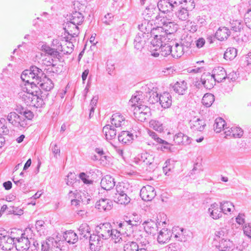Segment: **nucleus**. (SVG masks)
Wrapping results in <instances>:
<instances>
[{"label": "nucleus", "mask_w": 251, "mask_h": 251, "mask_svg": "<svg viewBox=\"0 0 251 251\" xmlns=\"http://www.w3.org/2000/svg\"><path fill=\"white\" fill-rule=\"evenodd\" d=\"M154 22L158 26L153 30V34L163 32L172 36L176 30V25L172 22L171 15L169 14L165 16L159 14L155 17Z\"/></svg>", "instance_id": "obj_1"}, {"label": "nucleus", "mask_w": 251, "mask_h": 251, "mask_svg": "<svg viewBox=\"0 0 251 251\" xmlns=\"http://www.w3.org/2000/svg\"><path fill=\"white\" fill-rule=\"evenodd\" d=\"M116 192L113 196L114 201L121 204H127L130 201L129 195L131 193L130 186L128 183L119 182L116 186Z\"/></svg>", "instance_id": "obj_2"}, {"label": "nucleus", "mask_w": 251, "mask_h": 251, "mask_svg": "<svg viewBox=\"0 0 251 251\" xmlns=\"http://www.w3.org/2000/svg\"><path fill=\"white\" fill-rule=\"evenodd\" d=\"M19 96L27 106L40 107L44 104L43 100L41 97V92L25 93L24 91L19 93Z\"/></svg>", "instance_id": "obj_3"}, {"label": "nucleus", "mask_w": 251, "mask_h": 251, "mask_svg": "<svg viewBox=\"0 0 251 251\" xmlns=\"http://www.w3.org/2000/svg\"><path fill=\"white\" fill-rule=\"evenodd\" d=\"M6 120L13 126L22 129L27 126L28 121L32 119H27L24 115H19L13 111L8 114Z\"/></svg>", "instance_id": "obj_4"}, {"label": "nucleus", "mask_w": 251, "mask_h": 251, "mask_svg": "<svg viewBox=\"0 0 251 251\" xmlns=\"http://www.w3.org/2000/svg\"><path fill=\"white\" fill-rule=\"evenodd\" d=\"M181 0H160L157 3L159 11L163 14H170L179 4Z\"/></svg>", "instance_id": "obj_5"}, {"label": "nucleus", "mask_w": 251, "mask_h": 251, "mask_svg": "<svg viewBox=\"0 0 251 251\" xmlns=\"http://www.w3.org/2000/svg\"><path fill=\"white\" fill-rule=\"evenodd\" d=\"M133 114L135 119L140 122H144L150 116V108L145 105L140 104L135 107Z\"/></svg>", "instance_id": "obj_6"}, {"label": "nucleus", "mask_w": 251, "mask_h": 251, "mask_svg": "<svg viewBox=\"0 0 251 251\" xmlns=\"http://www.w3.org/2000/svg\"><path fill=\"white\" fill-rule=\"evenodd\" d=\"M151 85H147L142 89L144 90L145 95L146 99L144 100H147L150 103L154 104L159 101V96L157 93L156 88L151 87Z\"/></svg>", "instance_id": "obj_7"}, {"label": "nucleus", "mask_w": 251, "mask_h": 251, "mask_svg": "<svg viewBox=\"0 0 251 251\" xmlns=\"http://www.w3.org/2000/svg\"><path fill=\"white\" fill-rule=\"evenodd\" d=\"M69 37L66 38L65 41H62V43L57 42V40H53V43L56 44V50L60 51L64 54H70L74 50V45L72 42L68 41Z\"/></svg>", "instance_id": "obj_8"}, {"label": "nucleus", "mask_w": 251, "mask_h": 251, "mask_svg": "<svg viewBox=\"0 0 251 251\" xmlns=\"http://www.w3.org/2000/svg\"><path fill=\"white\" fill-rule=\"evenodd\" d=\"M113 228L109 223L100 224L96 228V232L99 234V236L102 240H106L110 238V232Z\"/></svg>", "instance_id": "obj_9"}, {"label": "nucleus", "mask_w": 251, "mask_h": 251, "mask_svg": "<svg viewBox=\"0 0 251 251\" xmlns=\"http://www.w3.org/2000/svg\"><path fill=\"white\" fill-rule=\"evenodd\" d=\"M31 241L22 233L20 237L15 238V247L18 251H26L30 247Z\"/></svg>", "instance_id": "obj_10"}, {"label": "nucleus", "mask_w": 251, "mask_h": 251, "mask_svg": "<svg viewBox=\"0 0 251 251\" xmlns=\"http://www.w3.org/2000/svg\"><path fill=\"white\" fill-rule=\"evenodd\" d=\"M160 34L156 33L154 35L153 39L151 41V43L153 47L159 46L160 44H165L169 43L170 42H173L171 39L170 34L167 33L160 32Z\"/></svg>", "instance_id": "obj_11"}, {"label": "nucleus", "mask_w": 251, "mask_h": 251, "mask_svg": "<svg viewBox=\"0 0 251 251\" xmlns=\"http://www.w3.org/2000/svg\"><path fill=\"white\" fill-rule=\"evenodd\" d=\"M156 196V192L153 187L146 185L142 188L140 190V196L145 201H151Z\"/></svg>", "instance_id": "obj_12"}, {"label": "nucleus", "mask_w": 251, "mask_h": 251, "mask_svg": "<svg viewBox=\"0 0 251 251\" xmlns=\"http://www.w3.org/2000/svg\"><path fill=\"white\" fill-rule=\"evenodd\" d=\"M15 237L9 236L0 237V247L4 251H10L15 247Z\"/></svg>", "instance_id": "obj_13"}, {"label": "nucleus", "mask_w": 251, "mask_h": 251, "mask_svg": "<svg viewBox=\"0 0 251 251\" xmlns=\"http://www.w3.org/2000/svg\"><path fill=\"white\" fill-rule=\"evenodd\" d=\"M190 126L193 131H202L204 130L206 124L203 119L194 117L190 121Z\"/></svg>", "instance_id": "obj_14"}, {"label": "nucleus", "mask_w": 251, "mask_h": 251, "mask_svg": "<svg viewBox=\"0 0 251 251\" xmlns=\"http://www.w3.org/2000/svg\"><path fill=\"white\" fill-rule=\"evenodd\" d=\"M209 216L214 220H217L222 217L223 212L220 209V205L216 202L212 203L208 209Z\"/></svg>", "instance_id": "obj_15"}, {"label": "nucleus", "mask_w": 251, "mask_h": 251, "mask_svg": "<svg viewBox=\"0 0 251 251\" xmlns=\"http://www.w3.org/2000/svg\"><path fill=\"white\" fill-rule=\"evenodd\" d=\"M78 25L68 22L64 25V29L69 35L71 37H76L79 33V29Z\"/></svg>", "instance_id": "obj_16"}, {"label": "nucleus", "mask_w": 251, "mask_h": 251, "mask_svg": "<svg viewBox=\"0 0 251 251\" xmlns=\"http://www.w3.org/2000/svg\"><path fill=\"white\" fill-rule=\"evenodd\" d=\"M201 81L204 88L210 90L215 85L216 81L210 73H207L201 75Z\"/></svg>", "instance_id": "obj_17"}, {"label": "nucleus", "mask_w": 251, "mask_h": 251, "mask_svg": "<svg viewBox=\"0 0 251 251\" xmlns=\"http://www.w3.org/2000/svg\"><path fill=\"white\" fill-rule=\"evenodd\" d=\"M90 247L91 250L96 251L101 247L102 244L101 238L99 236V234H90L89 237Z\"/></svg>", "instance_id": "obj_18"}, {"label": "nucleus", "mask_w": 251, "mask_h": 251, "mask_svg": "<svg viewBox=\"0 0 251 251\" xmlns=\"http://www.w3.org/2000/svg\"><path fill=\"white\" fill-rule=\"evenodd\" d=\"M174 45V42H170L169 43L165 44H160L159 46H155L154 50H157V48L160 50V53L162 56H167L173 53V47Z\"/></svg>", "instance_id": "obj_19"}, {"label": "nucleus", "mask_w": 251, "mask_h": 251, "mask_svg": "<svg viewBox=\"0 0 251 251\" xmlns=\"http://www.w3.org/2000/svg\"><path fill=\"white\" fill-rule=\"evenodd\" d=\"M211 75L217 82H221L226 79V73L224 68L219 66L213 69Z\"/></svg>", "instance_id": "obj_20"}, {"label": "nucleus", "mask_w": 251, "mask_h": 251, "mask_svg": "<svg viewBox=\"0 0 251 251\" xmlns=\"http://www.w3.org/2000/svg\"><path fill=\"white\" fill-rule=\"evenodd\" d=\"M113 202L108 199H101L96 203V208L100 211L110 210L112 207Z\"/></svg>", "instance_id": "obj_21"}, {"label": "nucleus", "mask_w": 251, "mask_h": 251, "mask_svg": "<svg viewBox=\"0 0 251 251\" xmlns=\"http://www.w3.org/2000/svg\"><path fill=\"white\" fill-rule=\"evenodd\" d=\"M159 103L164 108H168L172 105V97L167 92H164L159 96Z\"/></svg>", "instance_id": "obj_22"}, {"label": "nucleus", "mask_w": 251, "mask_h": 251, "mask_svg": "<svg viewBox=\"0 0 251 251\" xmlns=\"http://www.w3.org/2000/svg\"><path fill=\"white\" fill-rule=\"evenodd\" d=\"M100 185L103 189L109 190L115 185V182L111 176L106 175L101 179Z\"/></svg>", "instance_id": "obj_23"}, {"label": "nucleus", "mask_w": 251, "mask_h": 251, "mask_svg": "<svg viewBox=\"0 0 251 251\" xmlns=\"http://www.w3.org/2000/svg\"><path fill=\"white\" fill-rule=\"evenodd\" d=\"M225 137L240 138L243 134V130L238 127L233 126L225 131Z\"/></svg>", "instance_id": "obj_24"}, {"label": "nucleus", "mask_w": 251, "mask_h": 251, "mask_svg": "<svg viewBox=\"0 0 251 251\" xmlns=\"http://www.w3.org/2000/svg\"><path fill=\"white\" fill-rule=\"evenodd\" d=\"M84 16L81 13L77 11H75L68 16L67 20L68 22L80 25L84 21Z\"/></svg>", "instance_id": "obj_25"}, {"label": "nucleus", "mask_w": 251, "mask_h": 251, "mask_svg": "<svg viewBox=\"0 0 251 251\" xmlns=\"http://www.w3.org/2000/svg\"><path fill=\"white\" fill-rule=\"evenodd\" d=\"M133 139V134L128 131H123L118 135V140L123 144H130Z\"/></svg>", "instance_id": "obj_26"}, {"label": "nucleus", "mask_w": 251, "mask_h": 251, "mask_svg": "<svg viewBox=\"0 0 251 251\" xmlns=\"http://www.w3.org/2000/svg\"><path fill=\"white\" fill-rule=\"evenodd\" d=\"M181 2L180 1L179 4L176 8L175 14L176 16L181 21H186L189 18V11L186 9L184 8L182 6L180 5Z\"/></svg>", "instance_id": "obj_27"}, {"label": "nucleus", "mask_w": 251, "mask_h": 251, "mask_svg": "<svg viewBox=\"0 0 251 251\" xmlns=\"http://www.w3.org/2000/svg\"><path fill=\"white\" fill-rule=\"evenodd\" d=\"M230 34V31L226 27H220L215 33V37L220 41L227 39Z\"/></svg>", "instance_id": "obj_28"}, {"label": "nucleus", "mask_w": 251, "mask_h": 251, "mask_svg": "<svg viewBox=\"0 0 251 251\" xmlns=\"http://www.w3.org/2000/svg\"><path fill=\"white\" fill-rule=\"evenodd\" d=\"M102 132L105 135L107 140H111L115 138L116 135V130L112 125H107L102 129Z\"/></svg>", "instance_id": "obj_29"}, {"label": "nucleus", "mask_w": 251, "mask_h": 251, "mask_svg": "<svg viewBox=\"0 0 251 251\" xmlns=\"http://www.w3.org/2000/svg\"><path fill=\"white\" fill-rule=\"evenodd\" d=\"M173 88L176 93L183 95L187 90V83L184 80L177 81L173 85Z\"/></svg>", "instance_id": "obj_30"}, {"label": "nucleus", "mask_w": 251, "mask_h": 251, "mask_svg": "<svg viewBox=\"0 0 251 251\" xmlns=\"http://www.w3.org/2000/svg\"><path fill=\"white\" fill-rule=\"evenodd\" d=\"M171 233L166 229H162L159 233L157 241L160 244H164L168 242L171 237Z\"/></svg>", "instance_id": "obj_31"}, {"label": "nucleus", "mask_w": 251, "mask_h": 251, "mask_svg": "<svg viewBox=\"0 0 251 251\" xmlns=\"http://www.w3.org/2000/svg\"><path fill=\"white\" fill-rule=\"evenodd\" d=\"M125 121V118L119 113L113 114L111 118V124L116 127H120L124 125Z\"/></svg>", "instance_id": "obj_32"}, {"label": "nucleus", "mask_w": 251, "mask_h": 251, "mask_svg": "<svg viewBox=\"0 0 251 251\" xmlns=\"http://www.w3.org/2000/svg\"><path fill=\"white\" fill-rule=\"evenodd\" d=\"M14 110L17 114L24 115L25 117L28 119H32L34 117V114L31 111L25 109L23 106L20 105H17L14 108Z\"/></svg>", "instance_id": "obj_33"}, {"label": "nucleus", "mask_w": 251, "mask_h": 251, "mask_svg": "<svg viewBox=\"0 0 251 251\" xmlns=\"http://www.w3.org/2000/svg\"><path fill=\"white\" fill-rule=\"evenodd\" d=\"M220 209L224 214H230L231 212L234 209V205L229 201H224L220 202Z\"/></svg>", "instance_id": "obj_34"}, {"label": "nucleus", "mask_w": 251, "mask_h": 251, "mask_svg": "<svg viewBox=\"0 0 251 251\" xmlns=\"http://www.w3.org/2000/svg\"><path fill=\"white\" fill-rule=\"evenodd\" d=\"M80 239L85 238L87 239L90 233V227L88 224L84 223L81 224L78 228Z\"/></svg>", "instance_id": "obj_35"}, {"label": "nucleus", "mask_w": 251, "mask_h": 251, "mask_svg": "<svg viewBox=\"0 0 251 251\" xmlns=\"http://www.w3.org/2000/svg\"><path fill=\"white\" fill-rule=\"evenodd\" d=\"M145 44V36L143 33H138L135 36L134 44V47L138 50L143 48Z\"/></svg>", "instance_id": "obj_36"}, {"label": "nucleus", "mask_w": 251, "mask_h": 251, "mask_svg": "<svg viewBox=\"0 0 251 251\" xmlns=\"http://www.w3.org/2000/svg\"><path fill=\"white\" fill-rule=\"evenodd\" d=\"M137 159L139 160V163H144L146 165H151L153 162L154 156L148 152H144L141 154Z\"/></svg>", "instance_id": "obj_37"}, {"label": "nucleus", "mask_w": 251, "mask_h": 251, "mask_svg": "<svg viewBox=\"0 0 251 251\" xmlns=\"http://www.w3.org/2000/svg\"><path fill=\"white\" fill-rule=\"evenodd\" d=\"M56 245V241L53 238L50 237L42 243L41 250L42 251H51L53 246Z\"/></svg>", "instance_id": "obj_38"}, {"label": "nucleus", "mask_w": 251, "mask_h": 251, "mask_svg": "<svg viewBox=\"0 0 251 251\" xmlns=\"http://www.w3.org/2000/svg\"><path fill=\"white\" fill-rule=\"evenodd\" d=\"M139 29L141 31V33H143L144 35H146L147 34H149L150 32V35L151 36L155 34H153L152 32L153 30L155 29V28H152L151 25L149 24L148 22H145L144 23H142L141 25H138Z\"/></svg>", "instance_id": "obj_39"}, {"label": "nucleus", "mask_w": 251, "mask_h": 251, "mask_svg": "<svg viewBox=\"0 0 251 251\" xmlns=\"http://www.w3.org/2000/svg\"><path fill=\"white\" fill-rule=\"evenodd\" d=\"M26 83L23 90L25 93L33 92V93H35L41 92V89L36 85V82L31 80L30 82Z\"/></svg>", "instance_id": "obj_40"}, {"label": "nucleus", "mask_w": 251, "mask_h": 251, "mask_svg": "<svg viewBox=\"0 0 251 251\" xmlns=\"http://www.w3.org/2000/svg\"><path fill=\"white\" fill-rule=\"evenodd\" d=\"M175 46L173 49L172 56L176 58L180 57L184 53V48L182 44L174 43Z\"/></svg>", "instance_id": "obj_41"}, {"label": "nucleus", "mask_w": 251, "mask_h": 251, "mask_svg": "<svg viewBox=\"0 0 251 251\" xmlns=\"http://www.w3.org/2000/svg\"><path fill=\"white\" fill-rule=\"evenodd\" d=\"M63 237L66 241L71 244H75L78 240V236L72 230L66 231Z\"/></svg>", "instance_id": "obj_42"}, {"label": "nucleus", "mask_w": 251, "mask_h": 251, "mask_svg": "<svg viewBox=\"0 0 251 251\" xmlns=\"http://www.w3.org/2000/svg\"><path fill=\"white\" fill-rule=\"evenodd\" d=\"M42 50L54 58H59L60 57L59 52L58 50H56V48L55 49L51 48L49 46L45 45L42 46Z\"/></svg>", "instance_id": "obj_43"}, {"label": "nucleus", "mask_w": 251, "mask_h": 251, "mask_svg": "<svg viewBox=\"0 0 251 251\" xmlns=\"http://www.w3.org/2000/svg\"><path fill=\"white\" fill-rule=\"evenodd\" d=\"M226 125V123L225 120L222 118H217L215 120L214 124V129L217 133L220 132L222 129L226 130L225 126Z\"/></svg>", "instance_id": "obj_44"}, {"label": "nucleus", "mask_w": 251, "mask_h": 251, "mask_svg": "<svg viewBox=\"0 0 251 251\" xmlns=\"http://www.w3.org/2000/svg\"><path fill=\"white\" fill-rule=\"evenodd\" d=\"M41 89L46 91H50L54 87V84L52 80L48 78H47L45 75V79H43V82L40 84Z\"/></svg>", "instance_id": "obj_45"}, {"label": "nucleus", "mask_w": 251, "mask_h": 251, "mask_svg": "<svg viewBox=\"0 0 251 251\" xmlns=\"http://www.w3.org/2000/svg\"><path fill=\"white\" fill-rule=\"evenodd\" d=\"M215 100L214 96L210 93L205 94L202 99V103L206 107H210Z\"/></svg>", "instance_id": "obj_46"}, {"label": "nucleus", "mask_w": 251, "mask_h": 251, "mask_svg": "<svg viewBox=\"0 0 251 251\" xmlns=\"http://www.w3.org/2000/svg\"><path fill=\"white\" fill-rule=\"evenodd\" d=\"M237 53V51L236 49L229 48L225 51L224 58L226 60H231L236 56Z\"/></svg>", "instance_id": "obj_47"}, {"label": "nucleus", "mask_w": 251, "mask_h": 251, "mask_svg": "<svg viewBox=\"0 0 251 251\" xmlns=\"http://www.w3.org/2000/svg\"><path fill=\"white\" fill-rule=\"evenodd\" d=\"M29 70L31 73L33 74L36 81H37L39 79H41L44 75L42 70L35 66H31Z\"/></svg>", "instance_id": "obj_48"}, {"label": "nucleus", "mask_w": 251, "mask_h": 251, "mask_svg": "<svg viewBox=\"0 0 251 251\" xmlns=\"http://www.w3.org/2000/svg\"><path fill=\"white\" fill-rule=\"evenodd\" d=\"M143 225L146 232L150 234H153L157 227L156 224L153 221L145 222Z\"/></svg>", "instance_id": "obj_49"}, {"label": "nucleus", "mask_w": 251, "mask_h": 251, "mask_svg": "<svg viewBox=\"0 0 251 251\" xmlns=\"http://www.w3.org/2000/svg\"><path fill=\"white\" fill-rule=\"evenodd\" d=\"M21 77L23 81L25 83L30 82L31 80L35 79L33 74L31 73L29 70L24 71L21 74Z\"/></svg>", "instance_id": "obj_50"}, {"label": "nucleus", "mask_w": 251, "mask_h": 251, "mask_svg": "<svg viewBox=\"0 0 251 251\" xmlns=\"http://www.w3.org/2000/svg\"><path fill=\"white\" fill-rule=\"evenodd\" d=\"M124 249L125 251H138L139 246L135 242L128 241L124 245Z\"/></svg>", "instance_id": "obj_51"}, {"label": "nucleus", "mask_w": 251, "mask_h": 251, "mask_svg": "<svg viewBox=\"0 0 251 251\" xmlns=\"http://www.w3.org/2000/svg\"><path fill=\"white\" fill-rule=\"evenodd\" d=\"M180 2V5L189 11H191L195 8V4L194 0H181Z\"/></svg>", "instance_id": "obj_52"}, {"label": "nucleus", "mask_w": 251, "mask_h": 251, "mask_svg": "<svg viewBox=\"0 0 251 251\" xmlns=\"http://www.w3.org/2000/svg\"><path fill=\"white\" fill-rule=\"evenodd\" d=\"M9 132L7 122L4 118L0 119V134L7 135Z\"/></svg>", "instance_id": "obj_53"}, {"label": "nucleus", "mask_w": 251, "mask_h": 251, "mask_svg": "<svg viewBox=\"0 0 251 251\" xmlns=\"http://www.w3.org/2000/svg\"><path fill=\"white\" fill-rule=\"evenodd\" d=\"M110 238L115 243H119L122 240V234L120 231L115 229H113L110 232Z\"/></svg>", "instance_id": "obj_54"}, {"label": "nucleus", "mask_w": 251, "mask_h": 251, "mask_svg": "<svg viewBox=\"0 0 251 251\" xmlns=\"http://www.w3.org/2000/svg\"><path fill=\"white\" fill-rule=\"evenodd\" d=\"M231 244L232 243L229 240L222 238V240L219 241V249L222 251H226L228 248H230Z\"/></svg>", "instance_id": "obj_55"}, {"label": "nucleus", "mask_w": 251, "mask_h": 251, "mask_svg": "<svg viewBox=\"0 0 251 251\" xmlns=\"http://www.w3.org/2000/svg\"><path fill=\"white\" fill-rule=\"evenodd\" d=\"M243 27V24L238 20L233 21L231 23V29L234 32H240Z\"/></svg>", "instance_id": "obj_56"}, {"label": "nucleus", "mask_w": 251, "mask_h": 251, "mask_svg": "<svg viewBox=\"0 0 251 251\" xmlns=\"http://www.w3.org/2000/svg\"><path fill=\"white\" fill-rule=\"evenodd\" d=\"M150 125L151 127L160 132L163 130L162 124L159 121L151 120L150 122Z\"/></svg>", "instance_id": "obj_57"}, {"label": "nucleus", "mask_w": 251, "mask_h": 251, "mask_svg": "<svg viewBox=\"0 0 251 251\" xmlns=\"http://www.w3.org/2000/svg\"><path fill=\"white\" fill-rule=\"evenodd\" d=\"M139 96V95L132 96L129 101L131 106L135 107L137 105L141 104L142 102H144L143 100H141Z\"/></svg>", "instance_id": "obj_58"}, {"label": "nucleus", "mask_w": 251, "mask_h": 251, "mask_svg": "<svg viewBox=\"0 0 251 251\" xmlns=\"http://www.w3.org/2000/svg\"><path fill=\"white\" fill-rule=\"evenodd\" d=\"M50 148L52 152L54 154V157L57 158V155H59L60 153L59 147L56 143L52 142L50 144Z\"/></svg>", "instance_id": "obj_59"}, {"label": "nucleus", "mask_w": 251, "mask_h": 251, "mask_svg": "<svg viewBox=\"0 0 251 251\" xmlns=\"http://www.w3.org/2000/svg\"><path fill=\"white\" fill-rule=\"evenodd\" d=\"M76 179V175L74 173L70 172L66 179V184L68 185H71L73 184L75 180Z\"/></svg>", "instance_id": "obj_60"}, {"label": "nucleus", "mask_w": 251, "mask_h": 251, "mask_svg": "<svg viewBox=\"0 0 251 251\" xmlns=\"http://www.w3.org/2000/svg\"><path fill=\"white\" fill-rule=\"evenodd\" d=\"M114 19V15L110 13L106 14L102 19V22L107 25H109L112 22Z\"/></svg>", "instance_id": "obj_61"}, {"label": "nucleus", "mask_w": 251, "mask_h": 251, "mask_svg": "<svg viewBox=\"0 0 251 251\" xmlns=\"http://www.w3.org/2000/svg\"><path fill=\"white\" fill-rule=\"evenodd\" d=\"M251 16V9L248 10L247 12L245 15V23L246 26L251 29V19L250 21V17Z\"/></svg>", "instance_id": "obj_62"}, {"label": "nucleus", "mask_w": 251, "mask_h": 251, "mask_svg": "<svg viewBox=\"0 0 251 251\" xmlns=\"http://www.w3.org/2000/svg\"><path fill=\"white\" fill-rule=\"evenodd\" d=\"M79 177L85 184H91L93 181L89 179V176L84 173H81L79 175Z\"/></svg>", "instance_id": "obj_63"}, {"label": "nucleus", "mask_w": 251, "mask_h": 251, "mask_svg": "<svg viewBox=\"0 0 251 251\" xmlns=\"http://www.w3.org/2000/svg\"><path fill=\"white\" fill-rule=\"evenodd\" d=\"M244 233L248 237L251 238V225H246L243 227Z\"/></svg>", "instance_id": "obj_64"}]
</instances>
